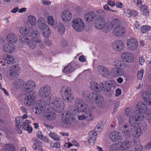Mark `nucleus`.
<instances>
[{
  "label": "nucleus",
  "mask_w": 151,
  "mask_h": 151,
  "mask_svg": "<svg viewBox=\"0 0 151 151\" xmlns=\"http://www.w3.org/2000/svg\"><path fill=\"white\" fill-rule=\"evenodd\" d=\"M105 14V12L103 10H99L97 11L95 20L94 23V26L96 28L98 29H102L105 23L104 17Z\"/></svg>",
  "instance_id": "obj_1"
},
{
  "label": "nucleus",
  "mask_w": 151,
  "mask_h": 151,
  "mask_svg": "<svg viewBox=\"0 0 151 151\" xmlns=\"http://www.w3.org/2000/svg\"><path fill=\"white\" fill-rule=\"evenodd\" d=\"M60 92L63 99L66 103H69L71 102L73 93L69 87L66 86H63L60 88Z\"/></svg>",
  "instance_id": "obj_2"
},
{
  "label": "nucleus",
  "mask_w": 151,
  "mask_h": 151,
  "mask_svg": "<svg viewBox=\"0 0 151 151\" xmlns=\"http://www.w3.org/2000/svg\"><path fill=\"white\" fill-rule=\"evenodd\" d=\"M26 96L24 100V104H32L35 103V104H42L48 103L46 102L45 100L41 99L38 100L37 102H35L36 93L34 92H30V93H25Z\"/></svg>",
  "instance_id": "obj_3"
},
{
  "label": "nucleus",
  "mask_w": 151,
  "mask_h": 151,
  "mask_svg": "<svg viewBox=\"0 0 151 151\" xmlns=\"http://www.w3.org/2000/svg\"><path fill=\"white\" fill-rule=\"evenodd\" d=\"M144 117L143 114L139 111L134 112V115L130 116L129 119V122L132 126L133 127L139 126V121H142Z\"/></svg>",
  "instance_id": "obj_4"
},
{
  "label": "nucleus",
  "mask_w": 151,
  "mask_h": 151,
  "mask_svg": "<svg viewBox=\"0 0 151 151\" xmlns=\"http://www.w3.org/2000/svg\"><path fill=\"white\" fill-rule=\"evenodd\" d=\"M29 30H31L29 31V33H30L33 40L38 44L40 48H43L44 45L39 37V33L37 31L36 28L32 26L30 27Z\"/></svg>",
  "instance_id": "obj_5"
},
{
  "label": "nucleus",
  "mask_w": 151,
  "mask_h": 151,
  "mask_svg": "<svg viewBox=\"0 0 151 151\" xmlns=\"http://www.w3.org/2000/svg\"><path fill=\"white\" fill-rule=\"evenodd\" d=\"M19 40L23 43L27 45L32 49H35L37 46L36 42L33 40L32 41L30 39L28 38L27 36L21 35L19 37Z\"/></svg>",
  "instance_id": "obj_6"
},
{
  "label": "nucleus",
  "mask_w": 151,
  "mask_h": 151,
  "mask_svg": "<svg viewBox=\"0 0 151 151\" xmlns=\"http://www.w3.org/2000/svg\"><path fill=\"white\" fill-rule=\"evenodd\" d=\"M72 25L73 29L77 32L82 31L84 27V25L82 19L79 18H76L73 19Z\"/></svg>",
  "instance_id": "obj_7"
},
{
  "label": "nucleus",
  "mask_w": 151,
  "mask_h": 151,
  "mask_svg": "<svg viewBox=\"0 0 151 151\" xmlns=\"http://www.w3.org/2000/svg\"><path fill=\"white\" fill-rule=\"evenodd\" d=\"M51 91L50 87L47 85H45L40 88L39 90V93L41 98H45L49 96Z\"/></svg>",
  "instance_id": "obj_8"
},
{
  "label": "nucleus",
  "mask_w": 151,
  "mask_h": 151,
  "mask_svg": "<svg viewBox=\"0 0 151 151\" xmlns=\"http://www.w3.org/2000/svg\"><path fill=\"white\" fill-rule=\"evenodd\" d=\"M35 86V82L32 80H30L27 81L23 84V90L25 93H30L33 92L32 91Z\"/></svg>",
  "instance_id": "obj_9"
},
{
  "label": "nucleus",
  "mask_w": 151,
  "mask_h": 151,
  "mask_svg": "<svg viewBox=\"0 0 151 151\" xmlns=\"http://www.w3.org/2000/svg\"><path fill=\"white\" fill-rule=\"evenodd\" d=\"M137 108L140 112L146 114V117L148 120L151 119V110L145 107V104H137Z\"/></svg>",
  "instance_id": "obj_10"
},
{
  "label": "nucleus",
  "mask_w": 151,
  "mask_h": 151,
  "mask_svg": "<svg viewBox=\"0 0 151 151\" xmlns=\"http://www.w3.org/2000/svg\"><path fill=\"white\" fill-rule=\"evenodd\" d=\"M109 138L110 140L114 142H119L122 139L120 133L116 131H113L111 132L109 134Z\"/></svg>",
  "instance_id": "obj_11"
},
{
  "label": "nucleus",
  "mask_w": 151,
  "mask_h": 151,
  "mask_svg": "<svg viewBox=\"0 0 151 151\" xmlns=\"http://www.w3.org/2000/svg\"><path fill=\"white\" fill-rule=\"evenodd\" d=\"M124 68H121L115 67L112 68L111 70V74L114 77H117L122 76L124 74L123 69Z\"/></svg>",
  "instance_id": "obj_12"
},
{
  "label": "nucleus",
  "mask_w": 151,
  "mask_h": 151,
  "mask_svg": "<svg viewBox=\"0 0 151 151\" xmlns=\"http://www.w3.org/2000/svg\"><path fill=\"white\" fill-rule=\"evenodd\" d=\"M125 32L124 28L121 25L114 27L113 30V35L116 37H121Z\"/></svg>",
  "instance_id": "obj_13"
},
{
  "label": "nucleus",
  "mask_w": 151,
  "mask_h": 151,
  "mask_svg": "<svg viewBox=\"0 0 151 151\" xmlns=\"http://www.w3.org/2000/svg\"><path fill=\"white\" fill-rule=\"evenodd\" d=\"M97 135L96 131H92L89 132L88 140L91 145H93L95 143Z\"/></svg>",
  "instance_id": "obj_14"
},
{
  "label": "nucleus",
  "mask_w": 151,
  "mask_h": 151,
  "mask_svg": "<svg viewBox=\"0 0 151 151\" xmlns=\"http://www.w3.org/2000/svg\"><path fill=\"white\" fill-rule=\"evenodd\" d=\"M78 119L79 120H86L87 121H91L94 119L93 114L90 111L86 110V113L84 115H81L78 116Z\"/></svg>",
  "instance_id": "obj_15"
},
{
  "label": "nucleus",
  "mask_w": 151,
  "mask_h": 151,
  "mask_svg": "<svg viewBox=\"0 0 151 151\" xmlns=\"http://www.w3.org/2000/svg\"><path fill=\"white\" fill-rule=\"evenodd\" d=\"M46 118L49 120L52 121L55 120L56 117V114L53 108H49L45 114Z\"/></svg>",
  "instance_id": "obj_16"
},
{
  "label": "nucleus",
  "mask_w": 151,
  "mask_h": 151,
  "mask_svg": "<svg viewBox=\"0 0 151 151\" xmlns=\"http://www.w3.org/2000/svg\"><path fill=\"white\" fill-rule=\"evenodd\" d=\"M112 47L113 49L116 51H121L124 48L123 42L120 40L115 41L112 43Z\"/></svg>",
  "instance_id": "obj_17"
},
{
  "label": "nucleus",
  "mask_w": 151,
  "mask_h": 151,
  "mask_svg": "<svg viewBox=\"0 0 151 151\" xmlns=\"http://www.w3.org/2000/svg\"><path fill=\"white\" fill-rule=\"evenodd\" d=\"M121 58L124 61L127 62H131L134 60L133 55L129 52H125L122 54Z\"/></svg>",
  "instance_id": "obj_18"
},
{
  "label": "nucleus",
  "mask_w": 151,
  "mask_h": 151,
  "mask_svg": "<svg viewBox=\"0 0 151 151\" xmlns=\"http://www.w3.org/2000/svg\"><path fill=\"white\" fill-rule=\"evenodd\" d=\"M61 15L62 20L65 22L69 21L72 17L71 12L68 10L63 11L61 13Z\"/></svg>",
  "instance_id": "obj_19"
},
{
  "label": "nucleus",
  "mask_w": 151,
  "mask_h": 151,
  "mask_svg": "<svg viewBox=\"0 0 151 151\" xmlns=\"http://www.w3.org/2000/svg\"><path fill=\"white\" fill-rule=\"evenodd\" d=\"M97 69L99 73L104 77H107L109 76V70L106 67L100 65L98 67Z\"/></svg>",
  "instance_id": "obj_20"
},
{
  "label": "nucleus",
  "mask_w": 151,
  "mask_h": 151,
  "mask_svg": "<svg viewBox=\"0 0 151 151\" xmlns=\"http://www.w3.org/2000/svg\"><path fill=\"white\" fill-rule=\"evenodd\" d=\"M131 132V134L135 137L138 138L142 134V131L138 126L132 128Z\"/></svg>",
  "instance_id": "obj_21"
},
{
  "label": "nucleus",
  "mask_w": 151,
  "mask_h": 151,
  "mask_svg": "<svg viewBox=\"0 0 151 151\" xmlns=\"http://www.w3.org/2000/svg\"><path fill=\"white\" fill-rule=\"evenodd\" d=\"M15 48V46L11 43L5 44L3 47L4 52L7 53L12 52L14 51Z\"/></svg>",
  "instance_id": "obj_22"
},
{
  "label": "nucleus",
  "mask_w": 151,
  "mask_h": 151,
  "mask_svg": "<svg viewBox=\"0 0 151 151\" xmlns=\"http://www.w3.org/2000/svg\"><path fill=\"white\" fill-rule=\"evenodd\" d=\"M72 112L66 111L62 115V120L63 122L65 124H70V114Z\"/></svg>",
  "instance_id": "obj_23"
},
{
  "label": "nucleus",
  "mask_w": 151,
  "mask_h": 151,
  "mask_svg": "<svg viewBox=\"0 0 151 151\" xmlns=\"http://www.w3.org/2000/svg\"><path fill=\"white\" fill-rule=\"evenodd\" d=\"M131 128H130L129 125H125L122 127L123 135L126 138H129L131 136Z\"/></svg>",
  "instance_id": "obj_24"
},
{
  "label": "nucleus",
  "mask_w": 151,
  "mask_h": 151,
  "mask_svg": "<svg viewBox=\"0 0 151 151\" xmlns=\"http://www.w3.org/2000/svg\"><path fill=\"white\" fill-rule=\"evenodd\" d=\"M117 120L119 125L120 127H122L125 125H127L129 124L128 120L125 117L123 116H119L117 118Z\"/></svg>",
  "instance_id": "obj_25"
},
{
  "label": "nucleus",
  "mask_w": 151,
  "mask_h": 151,
  "mask_svg": "<svg viewBox=\"0 0 151 151\" xmlns=\"http://www.w3.org/2000/svg\"><path fill=\"white\" fill-rule=\"evenodd\" d=\"M131 143L129 140L123 141L119 145V149L122 151L130 147Z\"/></svg>",
  "instance_id": "obj_26"
},
{
  "label": "nucleus",
  "mask_w": 151,
  "mask_h": 151,
  "mask_svg": "<svg viewBox=\"0 0 151 151\" xmlns=\"http://www.w3.org/2000/svg\"><path fill=\"white\" fill-rule=\"evenodd\" d=\"M90 88L93 91L97 92H100L102 90L100 85L95 82H91L90 84Z\"/></svg>",
  "instance_id": "obj_27"
},
{
  "label": "nucleus",
  "mask_w": 151,
  "mask_h": 151,
  "mask_svg": "<svg viewBox=\"0 0 151 151\" xmlns=\"http://www.w3.org/2000/svg\"><path fill=\"white\" fill-rule=\"evenodd\" d=\"M6 40L8 42L14 43L17 42L18 38L16 35L12 33L8 34L7 35Z\"/></svg>",
  "instance_id": "obj_28"
},
{
  "label": "nucleus",
  "mask_w": 151,
  "mask_h": 151,
  "mask_svg": "<svg viewBox=\"0 0 151 151\" xmlns=\"http://www.w3.org/2000/svg\"><path fill=\"white\" fill-rule=\"evenodd\" d=\"M18 68L15 65H12L10 67L9 71L10 75L12 76L17 77L18 76Z\"/></svg>",
  "instance_id": "obj_29"
},
{
  "label": "nucleus",
  "mask_w": 151,
  "mask_h": 151,
  "mask_svg": "<svg viewBox=\"0 0 151 151\" xmlns=\"http://www.w3.org/2000/svg\"><path fill=\"white\" fill-rule=\"evenodd\" d=\"M3 58L8 64H12L14 61V57L13 56L5 54L4 55Z\"/></svg>",
  "instance_id": "obj_30"
},
{
  "label": "nucleus",
  "mask_w": 151,
  "mask_h": 151,
  "mask_svg": "<svg viewBox=\"0 0 151 151\" xmlns=\"http://www.w3.org/2000/svg\"><path fill=\"white\" fill-rule=\"evenodd\" d=\"M96 15L92 12L87 13L84 16L85 19L87 21L90 22L96 18Z\"/></svg>",
  "instance_id": "obj_31"
},
{
  "label": "nucleus",
  "mask_w": 151,
  "mask_h": 151,
  "mask_svg": "<svg viewBox=\"0 0 151 151\" xmlns=\"http://www.w3.org/2000/svg\"><path fill=\"white\" fill-rule=\"evenodd\" d=\"M102 90L104 91H109L111 90L112 82L111 81H106L105 82V85L103 83H102Z\"/></svg>",
  "instance_id": "obj_32"
},
{
  "label": "nucleus",
  "mask_w": 151,
  "mask_h": 151,
  "mask_svg": "<svg viewBox=\"0 0 151 151\" xmlns=\"http://www.w3.org/2000/svg\"><path fill=\"white\" fill-rule=\"evenodd\" d=\"M113 28L112 25L110 21L107 22L106 24H104L102 30L106 33L109 32Z\"/></svg>",
  "instance_id": "obj_33"
},
{
  "label": "nucleus",
  "mask_w": 151,
  "mask_h": 151,
  "mask_svg": "<svg viewBox=\"0 0 151 151\" xmlns=\"http://www.w3.org/2000/svg\"><path fill=\"white\" fill-rule=\"evenodd\" d=\"M47 19V22L49 25L55 28L56 27V23L52 16H48Z\"/></svg>",
  "instance_id": "obj_34"
},
{
  "label": "nucleus",
  "mask_w": 151,
  "mask_h": 151,
  "mask_svg": "<svg viewBox=\"0 0 151 151\" xmlns=\"http://www.w3.org/2000/svg\"><path fill=\"white\" fill-rule=\"evenodd\" d=\"M30 122L29 120H26L23 124V128L24 130H26L30 133L32 131V128L29 125Z\"/></svg>",
  "instance_id": "obj_35"
},
{
  "label": "nucleus",
  "mask_w": 151,
  "mask_h": 151,
  "mask_svg": "<svg viewBox=\"0 0 151 151\" xmlns=\"http://www.w3.org/2000/svg\"><path fill=\"white\" fill-rule=\"evenodd\" d=\"M3 149L4 151H15V148L14 146L10 143L4 144L3 146Z\"/></svg>",
  "instance_id": "obj_36"
},
{
  "label": "nucleus",
  "mask_w": 151,
  "mask_h": 151,
  "mask_svg": "<svg viewBox=\"0 0 151 151\" xmlns=\"http://www.w3.org/2000/svg\"><path fill=\"white\" fill-rule=\"evenodd\" d=\"M27 19L28 21L27 24L29 23L31 25V26L29 27H33V26L35 25L37 20L35 17L32 15H30L27 17Z\"/></svg>",
  "instance_id": "obj_37"
},
{
  "label": "nucleus",
  "mask_w": 151,
  "mask_h": 151,
  "mask_svg": "<svg viewBox=\"0 0 151 151\" xmlns=\"http://www.w3.org/2000/svg\"><path fill=\"white\" fill-rule=\"evenodd\" d=\"M15 120L16 130L19 134H21L22 133L21 129V125L20 118H16Z\"/></svg>",
  "instance_id": "obj_38"
},
{
  "label": "nucleus",
  "mask_w": 151,
  "mask_h": 151,
  "mask_svg": "<svg viewBox=\"0 0 151 151\" xmlns=\"http://www.w3.org/2000/svg\"><path fill=\"white\" fill-rule=\"evenodd\" d=\"M74 70V68L70 64H68L65 67L63 70V72L65 73L69 74L73 72Z\"/></svg>",
  "instance_id": "obj_39"
},
{
  "label": "nucleus",
  "mask_w": 151,
  "mask_h": 151,
  "mask_svg": "<svg viewBox=\"0 0 151 151\" xmlns=\"http://www.w3.org/2000/svg\"><path fill=\"white\" fill-rule=\"evenodd\" d=\"M22 79H17L13 83V86L16 89L20 88L24 83Z\"/></svg>",
  "instance_id": "obj_40"
},
{
  "label": "nucleus",
  "mask_w": 151,
  "mask_h": 151,
  "mask_svg": "<svg viewBox=\"0 0 151 151\" xmlns=\"http://www.w3.org/2000/svg\"><path fill=\"white\" fill-rule=\"evenodd\" d=\"M134 111L133 109H132L131 108H127L125 109L124 111V113L126 116L128 117H130L131 116L134 115V112L136 111Z\"/></svg>",
  "instance_id": "obj_41"
},
{
  "label": "nucleus",
  "mask_w": 151,
  "mask_h": 151,
  "mask_svg": "<svg viewBox=\"0 0 151 151\" xmlns=\"http://www.w3.org/2000/svg\"><path fill=\"white\" fill-rule=\"evenodd\" d=\"M113 65L114 66L121 68H125L126 67L125 65L122 63L120 60H116L113 63Z\"/></svg>",
  "instance_id": "obj_42"
},
{
  "label": "nucleus",
  "mask_w": 151,
  "mask_h": 151,
  "mask_svg": "<svg viewBox=\"0 0 151 151\" xmlns=\"http://www.w3.org/2000/svg\"><path fill=\"white\" fill-rule=\"evenodd\" d=\"M53 107V109L55 112L56 111L58 112H60L64 110V104H55Z\"/></svg>",
  "instance_id": "obj_43"
},
{
  "label": "nucleus",
  "mask_w": 151,
  "mask_h": 151,
  "mask_svg": "<svg viewBox=\"0 0 151 151\" xmlns=\"http://www.w3.org/2000/svg\"><path fill=\"white\" fill-rule=\"evenodd\" d=\"M30 27L27 26H26V27H22L20 29V32L22 35L26 36V35L28 34L29 33V31H31L29 30Z\"/></svg>",
  "instance_id": "obj_44"
},
{
  "label": "nucleus",
  "mask_w": 151,
  "mask_h": 151,
  "mask_svg": "<svg viewBox=\"0 0 151 151\" xmlns=\"http://www.w3.org/2000/svg\"><path fill=\"white\" fill-rule=\"evenodd\" d=\"M46 105L45 104H39V106L36 109V114H40L42 113L46 108Z\"/></svg>",
  "instance_id": "obj_45"
},
{
  "label": "nucleus",
  "mask_w": 151,
  "mask_h": 151,
  "mask_svg": "<svg viewBox=\"0 0 151 151\" xmlns=\"http://www.w3.org/2000/svg\"><path fill=\"white\" fill-rule=\"evenodd\" d=\"M53 102H51L50 101H49L48 100H45L46 102L47 101L48 102V103H49V104H63L64 103L63 101L62 100V99L60 98H55L53 99ZM45 104H47V103H45Z\"/></svg>",
  "instance_id": "obj_46"
},
{
  "label": "nucleus",
  "mask_w": 151,
  "mask_h": 151,
  "mask_svg": "<svg viewBox=\"0 0 151 151\" xmlns=\"http://www.w3.org/2000/svg\"><path fill=\"white\" fill-rule=\"evenodd\" d=\"M76 107L77 111L80 112L84 111L86 108V104H76Z\"/></svg>",
  "instance_id": "obj_47"
},
{
  "label": "nucleus",
  "mask_w": 151,
  "mask_h": 151,
  "mask_svg": "<svg viewBox=\"0 0 151 151\" xmlns=\"http://www.w3.org/2000/svg\"><path fill=\"white\" fill-rule=\"evenodd\" d=\"M150 29V27L148 25H145L141 27V32L143 33H146Z\"/></svg>",
  "instance_id": "obj_48"
},
{
  "label": "nucleus",
  "mask_w": 151,
  "mask_h": 151,
  "mask_svg": "<svg viewBox=\"0 0 151 151\" xmlns=\"http://www.w3.org/2000/svg\"><path fill=\"white\" fill-rule=\"evenodd\" d=\"M58 30V32L61 34H62L64 32L65 28L63 24L62 23H59Z\"/></svg>",
  "instance_id": "obj_49"
},
{
  "label": "nucleus",
  "mask_w": 151,
  "mask_h": 151,
  "mask_svg": "<svg viewBox=\"0 0 151 151\" xmlns=\"http://www.w3.org/2000/svg\"><path fill=\"white\" fill-rule=\"evenodd\" d=\"M105 124V121L103 120H102L101 121L97 124L96 128L98 129H99V131H100L102 129Z\"/></svg>",
  "instance_id": "obj_50"
},
{
  "label": "nucleus",
  "mask_w": 151,
  "mask_h": 151,
  "mask_svg": "<svg viewBox=\"0 0 151 151\" xmlns=\"http://www.w3.org/2000/svg\"><path fill=\"white\" fill-rule=\"evenodd\" d=\"M104 101L103 96L101 95H96V102L97 104H101Z\"/></svg>",
  "instance_id": "obj_51"
},
{
  "label": "nucleus",
  "mask_w": 151,
  "mask_h": 151,
  "mask_svg": "<svg viewBox=\"0 0 151 151\" xmlns=\"http://www.w3.org/2000/svg\"><path fill=\"white\" fill-rule=\"evenodd\" d=\"M49 135L54 140L57 141L60 140V138L58 137V135L55 134L54 133L50 132L49 134Z\"/></svg>",
  "instance_id": "obj_52"
},
{
  "label": "nucleus",
  "mask_w": 151,
  "mask_h": 151,
  "mask_svg": "<svg viewBox=\"0 0 151 151\" xmlns=\"http://www.w3.org/2000/svg\"><path fill=\"white\" fill-rule=\"evenodd\" d=\"M119 20L118 19H114L111 22V24L112 25L113 27L114 28V27H118V26H120L119 25Z\"/></svg>",
  "instance_id": "obj_53"
},
{
  "label": "nucleus",
  "mask_w": 151,
  "mask_h": 151,
  "mask_svg": "<svg viewBox=\"0 0 151 151\" xmlns=\"http://www.w3.org/2000/svg\"><path fill=\"white\" fill-rule=\"evenodd\" d=\"M96 92H93L88 93V101L93 99L96 97Z\"/></svg>",
  "instance_id": "obj_54"
},
{
  "label": "nucleus",
  "mask_w": 151,
  "mask_h": 151,
  "mask_svg": "<svg viewBox=\"0 0 151 151\" xmlns=\"http://www.w3.org/2000/svg\"><path fill=\"white\" fill-rule=\"evenodd\" d=\"M44 30V31L43 32L42 35L46 38L49 37L51 32L50 29L49 28Z\"/></svg>",
  "instance_id": "obj_55"
},
{
  "label": "nucleus",
  "mask_w": 151,
  "mask_h": 151,
  "mask_svg": "<svg viewBox=\"0 0 151 151\" xmlns=\"http://www.w3.org/2000/svg\"><path fill=\"white\" fill-rule=\"evenodd\" d=\"M138 127L141 129H142L143 131H145L147 129V126L146 123L142 122L139 124Z\"/></svg>",
  "instance_id": "obj_56"
},
{
  "label": "nucleus",
  "mask_w": 151,
  "mask_h": 151,
  "mask_svg": "<svg viewBox=\"0 0 151 151\" xmlns=\"http://www.w3.org/2000/svg\"><path fill=\"white\" fill-rule=\"evenodd\" d=\"M128 47L131 50H134L137 48L138 46V43H130V44H127Z\"/></svg>",
  "instance_id": "obj_57"
},
{
  "label": "nucleus",
  "mask_w": 151,
  "mask_h": 151,
  "mask_svg": "<svg viewBox=\"0 0 151 151\" xmlns=\"http://www.w3.org/2000/svg\"><path fill=\"white\" fill-rule=\"evenodd\" d=\"M38 24L39 27L42 30H46L47 29V28H49L47 25L44 24V23H39Z\"/></svg>",
  "instance_id": "obj_58"
},
{
  "label": "nucleus",
  "mask_w": 151,
  "mask_h": 151,
  "mask_svg": "<svg viewBox=\"0 0 151 151\" xmlns=\"http://www.w3.org/2000/svg\"><path fill=\"white\" fill-rule=\"evenodd\" d=\"M144 70H141L138 71L137 74V78L139 80H141L142 78Z\"/></svg>",
  "instance_id": "obj_59"
},
{
  "label": "nucleus",
  "mask_w": 151,
  "mask_h": 151,
  "mask_svg": "<svg viewBox=\"0 0 151 151\" xmlns=\"http://www.w3.org/2000/svg\"><path fill=\"white\" fill-rule=\"evenodd\" d=\"M82 97L86 100L88 101V92L87 91H83L82 93Z\"/></svg>",
  "instance_id": "obj_60"
},
{
  "label": "nucleus",
  "mask_w": 151,
  "mask_h": 151,
  "mask_svg": "<svg viewBox=\"0 0 151 151\" xmlns=\"http://www.w3.org/2000/svg\"><path fill=\"white\" fill-rule=\"evenodd\" d=\"M40 143L39 141L38 140H36L35 141V142L33 145L32 147L34 149H36L38 147H40Z\"/></svg>",
  "instance_id": "obj_61"
},
{
  "label": "nucleus",
  "mask_w": 151,
  "mask_h": 151,
  "mask_svg": "<svg viewBox=\"0 0 151 151\" xmlns=\"http://www.w3.org/2000/svg\"><path fill=\"white\" fill-rule=\"evenodd\" d=\"M75 103L76 104H85L84 101L80 98H77L75 100Z\"/></svg>",
  "instance_id": "obj_62"
},
{
  "label": "nucleus",
  "mask_w": 151,
  "mask_h": 151,
  "mask_svg": "<svg viewBox=\"0 0 151 151\" xmlns=\"http://www.w3.org/2000/svg\"><path fill=\"white\" fill-rule=\"evenodd\" d=\"M68 45V43L64 39H62L61 40V46L62 47H66Z\"/></svg>",
  "instance_id": "obj_63"
},
{
  "label": "nucleus",
  "mask_w": 151,
  "mask_h": 151,
  "mask_svg": "<svg viewBox=\"0 0 151 151\" xmlns=\"http://www.w3.org/2000/svg\"><path fill=\"white\" fill-rule=\"evenodd\" d=\"M117 147L116 145H112L110 147L109 151H117Z\"/></svg>",
  "instance_id": "obj_64"
}]
</instances>
